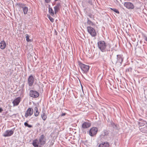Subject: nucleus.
Returning a JSON list of instances; mask_svg holds the SVG:
<instances>
[{
  "label": "nucleus",
  "instance_id": "473e14b6",
  "mask_svg": "<svg viewBox=\"0 0 147 147\" xmlns=\"http://www.w3.org/2000/svg\"><path fill=\"white\" fill-rule=\"evenodd\" d=\"M45 2L46 3H49L51 1V0H45Z\"/></svg>",
  "mask_w": 147,
  "mask_h": 147
},
{
  "label": "nucleus",
  "instance_id": "9b49d317",
  "mask_svg": "<svg viewBox=\"0 0 147 147\" xmlns=\"http://www.w3.org/2000/svg\"><path fill=\"white\" fill-rule=\"evenodd\" d=\"M34 78L33 76L31 75L29 76L28 79V83L29 86H32L34 82Z\"/></svg>",
  "mask_w": 147,
  "mask_h": 147
},
{
  "label": "nucleus",
  "instance_id": "a211bd4d",
  "mask_svg": "<svg viewBox=\"0 0 147 147\" xmlns=\"http://www.w3.org/2000/svg\"><path fill=\"white\" fill-rule=\"evenodd\" d=\"M109 143L107 142H102L100 144L98 147H109Z\"/></svg>",
  "mask_w": 147,
  "mask_h": 147
},
{
  "label": "nucleus",
  "instance_id": "58836bf2",
  "mask_svg": "<svg viewBox=\"0 0 147 147\" xmlns=\"http://www.w3.org/2000/svg\"><path fill=\"white\" fill-rule=\"evenodd\" d=\"M82 90H83V88H82Z\"/></svg>",
  "mask_w": 147,
  "mask_h": 147
},
{
  "label": "nucleus",
  "instance_id": "f704fd0d",
  "mask_svg": "<svg viewBox=\"0 0 147 147\" xmlns=\"http://www.w3.org/2000/svg\"><path fill=\"white\" fill-rule=\"evenodd\" d=\"M66 113H62V114L61 115V116H64L65 115H66Z\"/></svg>",
  "mask_w": 147,
  "mask_h": 147
},
{
  "label": "nucleus",
  "instance_id": "4c0bfd02",
  "mask_svg": "<svg viewBox=\"0 0 147 147\" xmlns=\"http://www.w3.org/2000/svg\"><path fill=\"white\" fill-rule=\"evenodd\" d=\"M88 2V3H89V4H90L91 5H92V2L91 1H89Z\"/></svg>",
  "mask_w": 147,
  "mask_h": 147
},
{
  "label": "nucleus",
  "instance_id": "393cba45",
  "mask_svg": "<svg viewBox=\"0 0 147 147\" xmlns=\"http://www.w3.org/2000/svg\"><path fill=\"white\" fill-rule=\"evenodd\" d=\"M87 19V24H89L90 25H91L92 26H93L94 25V23L92 22L89 19V18H88Z\"/></svg>",
  "mask_w": 147,
  "mask_h": 147
},
{
  "label": "nucleus",
  "instance_id": "423d86ee",
  "mask_svg": "<svg viewBox=\"0 0 147 147\" xmlns=\"http://www.w3.org/2000/svg\"><path fill=\"white\" fill-rule=\"evenodd\" d=\"M46 138L44 134H42L39 138V145H44L46 142Z\"/></svg>",
  "mask_w": 147,
  "mask_h": 147
},
{
  "label": "nucleus",
  "instance_id": "a878e982",
  "mask_svg": "<svg viewBox=\"0 0 147 147\" xmlns=\"http://www.w3.org/2000/svg\"><path fill=\"white\" fill-rule=\"evenodd\" d=\"M49 12L50 13L52 16H53L54 15V11L51 7L49 8Z\"/></svg>",
  "mask_w": 147,
  "mask_h": 147
},
{
  "label": "nucleus",
  "instance_id": "f03ea898",
  "mask_svg": "<svg viewBox=\"0 0 147 147\" xmlns=\"http://www.w3.org/2000/svg\"><path fill=\"white\" fill-rule=\"evenodd\" d=\"M117 59L115 58L111 59L112 62L113 64H117L121 65L123 59V55H117Z\"/></svg>",
  "mask_w": 147,
  "mask_h": 147
},
{
  "label": "nucleus",
  "instance_id": "c756f323",
  "mask_svg": "<svg viewBox=\"0 0 147 147\" xmlns=\"http://www.w3.org/2000/svg\"><path fill=\"white\" fill-rule=\"evenodd\" d=\"M142 36L144 40L147 42V36L145 34H142Z\"/></svg>",
  "mask_w": 147,
  "mask_h": 147
},
{
  "label": "nucleus",
  "instance_id": "4468645a",
  "mask_svg": "<svg viewBox=\"0 0 147 147\" xmlns=\"http://www.w3.org/2000/svg\"><path fill=\"white\" fill-rule=\"evenodd\" d=\"M91 123H90L84 122L82 125V128L83 129H86L89 128L91 126Z\"/></svg>",
  "mask_w": 147,
  "mask_h": 147
},
{
  "label": "nucleus",
  "instance_id": "ea45409f",
  "mask_svg": "<svg viewBox=\"0 0 147 147\" xmlns=\"http://www.w3.org/2000/svg\"><path fill=\"white\" fill-rule=\"evenodd\" d=\"M38 125H39V124L38 123Z\"/></svg>",
  "mask_w": 147,
  "mask_h": 147
},
{
  "label": "nucleus",
  "instance_id": "f8f14e48",
  "mask_svg": "<svg viewBox=\"0 0 147 147\" xmlns=\"http://www.w3.org/2000/svg\"><path fill=\"white\" fill-rule=\"evenodd\" d=\"M124 5L128 9H133L134 8V6L133 4L130 2H125Z\"/></svg>",
  "mask_w": 147,
  "mask_h": 147
},
{
  "label": "nucleus",
  "instance_id": "dca6fc26",
  "mask_svg": "<svg viewBox=\"0 0 147 147\" xmlns=\"http://www.w3.org/2000/svg\"><path fill=\"white\" fill-rule=\"evenodd\" d=\"M61 7V4L60 3H58L56 4V5L54 7V9L55 13L56 14L60 9Z\"/></svg>",
  "mask_w": 147,
  "mask_h": 147
},
{
  "label": "nucleus",
  "instance_id": "f3484780",
  "mask_svg": "<svg viewBox=\"0 0 147 147\" xmlns=\"http://www.w3.org/2000/svg\"><path fill=\"white\" fill-rule=\"evenodd\" d=\"M147 123L146 121L142 119H140L139 122H138V124L140 127L144 126Z\"/></svg>",
  "mask_w": 147,
  "mask_h": 147
},
{
  "label": "nucleus",
  "instance_id": "bb28decb",
  "mask_svg": "<svg viewBox=\"0 0 147 147\" xmlns=\"http://www.w3.org/2000/svg\"><path fill=\"white\" fill-rule=\"evenodd\" d=\"M110 9L111 10L113 11L116 13L119 14L120 13L119 12V11L116 9H114V8H110Z\"/></svg>",
  "mask_w": 147,
  "mask_h": 147
},
{
  "label": "nucleus",
  "instance_id": "ddd939ff",
  "mask_svg": "<svg viewBox=\"0 0 147 147\" xmlns=\"http://www.w3.org/2000/svg\"><path fill=\"white\" fill-rule=\"evenodd\" d=\"M21 100V98L20 97H18L14 99L12 102L13 106H17L18 105Z\"/></svg>",
  "mask_w": 147,
  "mask_h": 147
},
{
  "label": "nucleus",
  "instance_id": "7c9ffc66",
  "mask_svg": "<svg viewBox=\"0 0 147 147\" xmlns=\"http://www.w3.org/2000/svg\"><path fill=\"white\" fill-rule=\"evenodd\" d=\"M48 17L49 18V19L50 20V21L52 22H53L54 21V19H53L52 17H51L49 15H47Z\"/></svg>",
  "mask_w": 147,
  "mask_h": 147
},
{
  "label": "nucleus",
  "instance_id": "39448f33",
  "mask_svg": "<svg viewBox=\"0 0 147 147\" xmlns=\"http://www.w3.org/2000/svg\"><path fill=\"white\" fill-rule=\"evenodd\" d=\"M15 129V127H14L11 130H7L3 134V136L4 137H7L11 136L13 134Z\"/></svg>",
  "mask_w": 147,
  "mask_h": 147
},
{
  "label": "nucleus",
  "instance_id": "72a5a7b5",
  "mask_svg": "<svg viewBox=\"0 0 147 147\" xmlns=\"http://www.w3.org/2000/svg\"><path fill=\"white\" fill-rule=\"evenodd\" d=\"M88 16L90 18H93V16L91 14V13H90V14H89L88 15Z\"/></svg>",
  "mask_w": 147,
  "mask_h": 147
},
{
  "label": "nucleus",
  "instance_id": "9d476101",
  "mask_svg": "<svg viewBox=\"0 0 147 147\" xmlns=\"http://www.w3.org/2000/svg\"><path fill=\"white\" fill-rule=\"evenodd\" d=\"M33 109L32 108H28L26 112L25 117L27 118L28 116H31L33 114Z\"/></svg>",
  "mask_w": 147,
  "mask_h": 147
},
{
  "label": "nucleus",
  "instance_id": "b1692460",
  "mask_svg": "<svg viewBox=\"0 0 147 147\" xmlns=\"http://www.w3.org/2000/svg\"><path fill=\"white\" fill-rule=\"evenodd\" d=\"M140 130L143 133H146L147 131V128L146 127H144L143 128H140Z\"/></svg>",
  "mask_w": 147,
  "mask_h": 147
},
{
  "label": "nucleus",
  "instance_id": "20e7f679",
  "mask_svg": "<svg viewBox=\"0 0 147 147\" xmlns=\"http://www.w3.org/2000/svg\"><path fill=\"white\" fill-rule=\"evenodd\" d=\"M87 30L88 32L92 37H95L96 35V33L95 29L91 26H88Z\"/></svg>",
  "mask_w": 147,
  "mask_h": 147
},
{
  "label": "nucleus",
  "instance_id": "6e6552de",
  "mask_svg": "<svg viewBox=\"0 0 147 147\" xmlns=\"http://www.w3.org/2000/svg\"><path fill=\"white\" fill-rule=\"evenodd\" d=\"M16 5L20 8H22V10L24 14H26L27 13L28 8L27 7L25 6V5L21 3H17Z\"/></svg>",
  "mask_w": 147,
  "mask_h": 147
},
{
  "label": "nucleus",
  "instance_id": "2f4dec72",
  "mask_svg": "<svg viewBox=\"0 0 147 147\" xmlns=\"http://www.w3.org/2000/svg\"><path fill=\"white\" fill-rule=\"evenodd\" d=\"M29 36L28 34H26V40L27 42H31V40H30L29 39Z\"/></svg>",
  "mask_w": 147,
  "mask_h": 147
},
{
  "label": "nucleus",
  "instance_id": "c85d7f7f",
  "mask_svg": "<svg viewBox=\"0 0 147 147\" xmlns=\"http://www.w3.org/2000/svg\"><path fill=\"white\" fill-rule=\"evenodd\" d=\"M132 68L131 67H129L126 70V72H131Z\"/></svg>",
  "mask_w": 147,
  "mask_h": 147
},
{
  "label": "nucleus",
  "instance_id": "2eb2a0df",
  "mask_svg": "<svg viewBox=\"0 0 147 147\" xmlns=\"http://www.w3.org/2000/svg\"><path fill=\"white\" fill-rule=\"evenodd\" d=\"M32 144L34 147H42L40 145H39V142L37 139H35L33 141Z\"/></svg>",
  "mask_w": 147,
  "mask_h": 147
},
{
  "label": "nucleus",
  "instance_id": "5701e85b",
  "mask_svg": "<svg viewBox=\"0 0 147 147\" xmlns=\"http://www.w3.org/2000/svg\"><path fill=\"white\" fill-rule=\"evenodd\" d=\"M41 117L42 119L44 121H45L47 118V116L45 113H43L41 115Z\"/></svg>",
  "mask_w": 147,
  "mask_h": 147
},
{
  "label": "nucleus",
  "instance_id": "7ed1b4c3",
  "mask_svg": "<svg viewBox=\"0 0 147 147\" xmlns=\"http://www.w3.org/2000/svg\"><path fill=\"white\" fill-rule=\"evenodd\" d=\"M78 63L80 67L84 73L86 74L89 69V66L84 64L80 61L78 62Z\"/></svg>",
  "mask_w": 147,
  "mask_h": 147
},
{
  "label": "nucleus",
  "instance_id": "aec40b11",
  "mask_svg": "<svg viewBox=\"0 0 147 147\" xmlns=\"http://www.w3.org/2000/svg\"><path fill=\"white\" fill-rule=\"evenodd\" d=\"M6 46L5 42L4 40H3L0 43V47L2 49H4Z\"/></svg>",
  "mask_w": 147,
  "mask_h": 147
},
{
  "label": "nucleus",
  "instance_id": "cd10ccee",
  "mask_svg": "<svg viewBox=\"0 0 147 147\" xmlns=\"http://www.w3.org/2000/svg\"><path fill=\"white\" fill-rule=\"evenodd\" d=\"M28 121H27V122H25L24 123V125L26 127H27L29 128H31L32 127V125H30L27 122H28Z\"/></svg>",
  "mask_w": 147,
  "mask_h": 147
},
{
  "label": "nucleus",
  "instance_id": "6ab92c4d",
  "mask_svg": "<svg viewBox=\"0 0 147 147\" xmlns=\"http://www.w3.org/2000/svg\"><path fill=\"white\" fill-rule=\"evenodd\" d=\"M109 130L107 129H104L102 131V136L104 137L107 136L109 135Z\"/></svg>",
  "mask_w": 147,
  "mask_h": 147
},
{
  "label": "nucleus",
  "instance_id": "f257e3e1",
  "mask_svg": "<svg viewBox=\"0 0 147 147\" xmlns=\"http://www.w3.org/2000/svg\"><path fill=\"white\" fill-rule=\"evenodd\" d=\"M97 46L98 49L102 52H107V55L110 56V58L111 59L113 55L111 48L112 45L110 43L107 42L104 40H100L97 42Z\"/></svg>",
  "mask_w": 147,
  "mask_h": 147
},
{
  "label": "nucleus",
  "instance_id": "e433bc0d",
  "mask_svg": "<svg viewBox=\"0 0 147 147\" xmlns=\"http://www.w3.org/2000/svg\"><path fill=\"white\" fill-rule=\"evenodd\" d=\"M3 111V109L1 108H0V113H1Z\"/></svg>",
  "mask_w": 147,
  "mask_h": 147
},
{
  "label": "nucleus",
  "instance_id": "1a4fd4ad",
  "mask_svg": "<svg viewBox=\"0 0 147 147\" xmlns=\"http://www.w3.org/2000/svg\"><path fill=\"white\" fill-rule=\"evenodd\" d=\"M98 131L97 128L95 127H93L91 128L89 130V134L91 136H94L97 133Z\"/></svg>",
  "mask_w": 147,
  "mask_h": 147
},
{
  "label": "nucleus",
  "instance_id": "412c9836",
  "mask_svg": "<svg viewBox=\"0 0 147 147\" xmlns=\"http://www.w3.org/2000/svg\"><path fill=\"white\" fill-rule=\"evenodd\" d=\"M34 115L35 117L38 116L39 114L38 109L37 107H35L34 108Z\"/></svg>",
  "mask_w": 147,
  "mask_h": 147
},
{
  "label": "nucleus",
  "instance_id": "c9c22d12",
  "mask_svg": "<svg viewBox=\"0 0 147 147\" xmlns=\"http://www.w3.org/2000/svg\"><path fill=\"white\" fill-rule=\"evenodd\" d=\"M54 34L56 35H57V32L55 30Z\"/></svg>",
  "mask_w": 147,
  "mask_h": 147
},
{
  "label": "nucleus",
  "instance_id": "4be33fe9",
  "mask_svg": "<svg viewBox=\"0 0 147 147\" xmlns=\"http://www.w3.org/2000/svg\"><path fill=\"white\" fill-rule=\"evenodd\" d=\"M111 126L114 129H117L118 127L117 125L115 124L113 122L111 121Z\"/></svg>",
  "mask_w": 147,
  "mask_h": 147
},
{
  "label": "nucleus",
  "instance_id": "a19ab883",
  "mask_svg": "<svg viewBox=\"0 0 147 147\" xmlns=\"http://www.w3.org/2000/svg\"><path fill=\"white\" fill-rule=\"evenodd\" d=\"M38 125H39V124L38 123Z\"/></svg>",
  "mask_w": 147,
  "mask_h": 147
},
{
  "label": "nucleus",
  "instance_id": "0eeeda50",
  "mask_svg": "<svg viewBox=\"0 0 147 147\" xmlns=\"http://www.w3.org/2000/svg\"><path fill=\"white\" fill-rule=\"evenodd\" d=\"M29 95L32 97L36 98L38 97L39 95V94L37 91L31 90L29 92Z\"/></svg>",
  "mask_w": 147,
  "mask_h": 147
}]
</instances>
